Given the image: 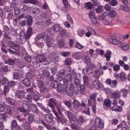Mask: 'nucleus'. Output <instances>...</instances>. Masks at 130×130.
Segmentation results:
<instances>
[{
	"label": "nucleus",
	"instance_id": "473e14b6",
	"mask_svg": "<svg viewBox=\"0 0 130 130\" xmlns=\"http://www.w3.org/2000/svg\"><path fill=\"white\" fill-rule=\"evenodd\" d=\"M58 81L54 80L51 83V85L54 88H56L58 87L59 85L58 83Z\"/></svg>",
	"mask_w": 130,
	"mask_h": 130
},
{
	"label": "nucleus",
	"instance_id": "2eb2a0df",
	"mask_svg": "<svg viewBox=\"0 0 130 130\" xmlns=\"http://www.w3.org/2000/svg\"><path fill=\"white\" fill-rule=\"evenodd\" d=\"M45 118L46 120L48 123H51L52 122L53 117L52 115L46 114L45 115Z\"/></svg>",
	"mask_w": 130,
	"mask_h": 130
},
{
	"label": "nucleus",
	"instance_id": "f3484780",
	"mask_svg": "<svg viewBox=\"0 0 130 130\" xmlns=\"http://www.w3.org/2000/svg\"><path fill=\"white\" fill-rule=\"evenodd\" d=\"M29 9L30 11L34 13L38 14L40 12V11L39 9L35 7L34 8L33 7H30Z\"/></svg>",
	"mask_w": 130,
	"mask_h": 130
},
{
	"label": "nucleus",
	"instance_id": "6ab92c4d",
	"mask_svg": "<svg viewBox=\"0 0 130 130\" xmlns=\"http://www.w3.org/2000/svg\"><path fill=\"white\" fill-rule=\"evenodd\" d=\"M25 95L24 92L22 91L18 90L17 93V96L18 98H22Z\"/></svg>",
	"mask_w": 130,
	"mask_h": 130
},
{
	"label": "nucleus",
	"instance_id": "680f3d73",
	"mask_svg": "<svg viewBox=\"0 0 130 130\" xmlns=\"http://www.w3.org/2000/svg\"><path fill=\"white\" fill-rule=\"evenodd\" d=\"M97 53H99V55H102L104 54V51L101 49H97L96 50Z\"/></svg>",
	"mask_w": 130,
	"mask_h": 130
},
{
	"label": "nucleus",
	"instance_id": "a19ab883",
	"mask_svg": "<svg viewBox=\"0 0 130 130\" xmlns=\"http://www.w3.org/2000/svg\"><path fill=\"white\" fill-rule=\"evenodd\" d=\"M85 32L84 30L81 29L78 31L77 34L80 37H82L85 34Z\"/></svg>",
	"mask_w": 130,
	"mask_h": 130
},
{
	"label": "nucleus",
	"instance_id": "dca6fc26",
	"mask_svg": "<svg viewBox=\"0 0 130 130\" xmlns=\"http://www.w3.org/2000/svg\"><path fill=\"white\" fill-rule=\"evenodd\" d=\"M111 97L112 98L114 99V100L119 98L120 97V95L119 93L117 91H115L112 92L111 94Z\"/></svg>",
	"mask_w": 130,
	"mask_h": 130
},
{
	"label": "nucleus",
	"instance_id": "2f4dec72",
	"mask_svg": "<svg viewBox=\"0 0 130 130\" xmlns=\"http://www.w3.org/2000/svg\"><path fill=\"white\" fill-rule=\"evenodd\" d=\"M64 78H65L63 80V83L64 85H66V86H67V85L69 77L67 74H66L65 75Z\"/></svg>",
	"mask_w": 130,
	"mask_h": 130
},
{
	"label": "nucleus",
	"instance_id": "b1692460",
	"mask_svg": "<svg viewBox=\"0 0 130 130\" xmlns=\"http://www.w3.org/2000/svg\"><path fill=\"white\" fill-rule=\"evenodd\" d=\"M107 12L105 11L101 15L98 16V18L100 20L102 21L105 19V18L107 16Z\"/></svg>",
	"mask_w": 130,
	"mask_h": 130
},
{
	"label": "nucleus",
	"instance_id": "9d476101",
	"mask_svg": "<svg viewBox=\"0 0 130 130\" xmlns=\"http://www.w3.org/2000/svg\"><path fill=\"white\" fill-rule=\"evenodd\" d=\"M44 40L46 41L47 45L48 46H50L52 43V42L51 38H50L48 35H45L44 38Z\"/></svg>",
	"mask_w": 130,
	"mask_h": 130
},
{
	"label": "nucleus",
	"instance_id": "c756f323",
	"mask_svg": "<svg viewBox=\"0 0 130 130\" xmlns=\"http://www.w3.org/2000/svg\"><path fill=\"white\" fill-rule=\"evenodd\" d=\"M88 16L90 19L95 17V14L94 10H90Z\"/></svg>",
	"mask_w": 130,
	"mask_h": 130
},
{
	"label": "nucleus",
	"instance_id": "4468645a",
	"mask_svg": "<svg viewBox=\"0 0 130 130\" xmlns=\"http://www.w3.org/2000/svg\"><path fill=\"white\" fill-rule=\"evenodd\" d=\"M32 28L29 27L27 30L26 34V36L25 37V39H27L29 38L31 35L32 33Z\"/></svg>",
	"mask_w": 130,
	"mask_h": 130
},
{
	"label": "nucleus",
	"instance_id": "864d4df0",
	"mask_svg": "<svg viewBox=\"0 0 130 130\" xmlns=\"http://www.w3.org/2000/svg\"><path fill=\"white\" fill-rule=\"evenodd\" d=\"M9 90V87L6 85L4 87V93L5 96H6L7 93L8 92Z\"/></svg>",
	"mask_w": 130,
	"mask_h": 130
},
{
	"label": "nucleus",
	"instance_id": "393cba45",
	"mask_svg": "<svg viewBox=\"0 0 130 130\" xmlns=\"http://www.w3.org/2000/svg\"><path fill=\"white\" fill-rule=\"evenodd\" d=\"M85 7L87 9H90L93 6V5L90 2H88L85 3Z\"/></svg>",
	"mask_w": 130,
	"mask_h": 130
},
{
	"label": "nucleus",
	"instance_id": "a878e982",
	"mask_svg": "<svg viewBox=\"0 0 130 130\" xmlns=\"http://www.w3.org/2000/svg\"><path fill=\"white\" fill-rule=\"evenodd\" d=\"M27 20V24L30 26L32 24V18L29 15H28L26 17Z\"/></svg>",
	"mask_w": 130,
	"mask_h": 130
},
{
	"label": "nucleus",
	"instance_id": "603ef678",
	"mask_svg": "<svg viewBox=\"0 0 130 130\" xmlns=\"http://www.w3.org/2000/svg\"><path fill=\"white\" fill-rule=\"evenodd\" d=\"M74 107L76 108L80 106V104L76 100H75L73 102Z\"/></svg>",
	"mask_w": 130,
	"mask_h": 130
},
{
	"label": "nucleus",
	"instance_id": "a211bd4d",
	"mask_svg": "<svg viewBox=\"0 0 130 130\" xmlns=\"http://www.w3.org/2000/svg\"><path fill=\"white\" fill-rule=\"evenodd\" d=\"M78 125V123L76 121V123H72L71 125V128L76 130H80V128L79 127L77 126V125Z\"/></svg>",
	"mask_w": 130,
	"mask_h": 130
},
{
	"label": "nucleus",
	"instance_id": "9b49d317",
	"mask_svg": "<svg viewBox=\"0 0 130 130\" xmlns=\"http://www.w3.org/2000/svg\"><path fill=\"white\" fill-rule=\"evenodd\" d=\"M101 71L99 70H96L94 71V77L96 78H98L100 77L101 75L103 74V73L101 69Z\"/></svg>",
	"mask_w": 130,
	"mask_h": 130
},
{
	"label": "nucleus",
	"instance_id": "f03ea898",
	"mask_svg": "<svg viewBox=\"0 0 130 130\" xmlns=\"http://www.w3.org/2000/svg\"><path fill=\"white\" fill-rule=\"evenodd\" d=\"M50 59L47 58L46 60L45 57L44 55H38L36 57L35 61L38 63H39L45 61H48Z\"/></svg>",
	"mask_w": 130,
	"mask_h": 130
},
{
	"label": "nucleus",
	"instance_id": "39448f33",
	"mask_svg": "<svg viewBox=\"0 0 130 130\" xmlns=\"http://www.w3.org/2000/svg\"><path fill=\"white\" fill-rule=\"evenodd\" d=\"M117 100H113V102L112 103V104L113 106L112 107V110L117 111H121L122 110V107L120 106H119L117 105Z\"/></svg>",
	"mask_w": 130,
	"mask_h": 130
},
{
	"label": "nucleus",
	"instance_id": "e433bc0d",
	"mask_svg": "<svg viewBox=\"0 0 130 130\" xmlns=\"http://www.w3.org/2000/svg\"><path fill=\"white\" fill-rule=\"evenodd\" d=\"M92 66V67L89 66L86 69V71L87 73L88 74H90L92 73L93 72V69L92 68L93 66Z\"/></svg>",
	"mask_w": 130,
	"mask_h": 130
},
{
	"label": "nucleus",
	"instance_id": "8fccbe9b",
	"mask_svg": "<svg viewBox=\"0 0 130 130\" xmlns=\"http://www.w3.org/2000/svg\"><path fill=\"white\" fill-rule=\"evenodd\" d=\"M120 8L121 10L127 12H128L129 11V9L128 7L127 6H124L123 5H121L120 6Z\"/></svg>",
	"mask_w": 130,
	"mask_h": 130
},
{
	"label": "nucleus",
	"instance_id": "e2e57ef3",
	"mask_svg": "<svg viewBox=\"0 0 130 130\" xmlns=\"http://www.w3.org/2000/svg\"><path fill=\"white\" fill-rule=\"evenodd\" d=\"M61 55L64 57H66L70 55V53L68 52H65L61 53Z\"/></svg>",
	"mask_w": 130,
	"mask_h": 130
},
{
	"label": "nucleus",
	"instance_id": "4c0bfd02",
	"mask_svg": "<svg viewBox=\"0 0 130 130\" xmlns=\"http://www.w3.org/2000/svg\"><path fill=\"white\" fill-rule=\"evenodd\" d=\"M58 46L60 47H64L65 45L64 41L62 40H61L58 41Z\"/></svg>",
	"mask_w": 130,
	"mask_h": 130
},
{
	"label": "nucleus",
	"instance_id": "72a5a7b5",
	"mask_svg": "<svg viewBox=\"0 0 130 130\" xmlns=\"http://www.w3.org/2000/svg\"><path fill=\"white\" fill-rule=\"evenodd\" d=\"M83 61L86 63H89L90 61V59L89 56V55H87L86 56H85L83 58Z\"/></svg>",
	"mask_w": 130,
	"mask_h": 130
},
{
	"label": "nucleus",
	"instance_id": "423d86ee",
	"mask_svg": "<svg viewBox=\"0 0 130 130\" xmlns=\"http://www.w3.org/2000/svg\"><path fill=\"white\" fill-rule=\"evenodd\" d=\"M53 30H52V28H50L49 29L50 34L51 35H53L54 33V31L58 32L60 30L59 26L57 24H55L53 26Z\"/></svg>",
	"mask_w": 130,
	"mask_h": 130
},
{
	"label": "nucleus",
	"instance_id": "4d7b16f0",
	"mask_svg": "<svg viewBox=\"0 0 130 130\" xmlns=\"http://www.w3.org/2000/svg\"><path fill=\"white\" fill-rule=\"evenodd\" d=\"M14 12L15 14L17 16H18L20 13V10L17 7L15 8L14 10Z\"/></svg>",
	"mask_w": 130,
	"mask_h": 130
},
{
	"label": "nucleus",
	"instance_id": "cd10ccee",
	"mask_svg": "<svg viewBox=\"0 0 130 130\" xmlns=\"http://www.w3.org/2000/svg\"><path fill=\"white\" fill-rule=\"evenodd\" d=\"M103 6L99 5L98 6L96 9V11L97 13H100L103 12Z\"/></svg>",
	"mask_w": 130,
	"mask_h": 130
},
{
	"label": "nucleus",
	"instance_id": "bf43d9fd",
	"mask_svg": "<svg viewBox=\"0 0 130 130\" xmlns=\"http://www.w3.org/2000/svg\"><path fill=\"white\" fill-rule=\"evenodd\" d=\"M68 71L67 70H64L63 69H61L60 70L59 72L60 74L61 75H63L64 74H68Z\"/></svg>",
	"mask_w": 130,
	"mask_h": 130
},
{
	"label": "nucleus",
	"instance_id": "f704fd0d",
	"mask_svg": "<svg viewBox=\"0 0 130 130\" xmlns=\"http://www.w3.org/2000/svg\"><path fill=\"white\" fill-rule=\"evenodd\" d=\"M7 81V79L3 76L0 79V82L2 84H6Z\"/></svg>",
	"mask_w": 130,
	"mask_h": 130
},
{
	"label": "nucleus",
	"instance_id": "09e8293b",
	"mask_svg": "<svg viewBox=\"0 0 130 130\" xmlns=\"http://www.w3.org/2000/svg\"><path fill=\"white\" fill-rule=\"evenodd\" d=\"M6 112L10 114L12 113V110L10 107L9 106L7 105L6 107Z\"/></svg>",
	"mask_w": 130,
	"mask_h": 130
},
{
	"label": "nucleus",
	"instance_id": "69168bd1",
	"mask_svg": "<svg viewBox=\"0 0 130 130\" xmlns=\"http://www.w3.org/2000/svg\"><path fill=\"white\" fill-rule=\"evenodd\" d=\"M118 123V120L116 119H114L111 120V124L113 125H116Z\"/></svg>",
	"mask_w": 130,
	"mask_h": 130
},
{
	"label": "nucleus",
	"instance_id": "774afa93",
	"mask_svg": "<svg viewBox=\"0 0 130 130\" xmlns=\"http://www.w3.org/2000/svg\"><path fill=\"white\" fill-rule=\"evenodd\" d=\"M41 108L45 112L47 113H49L50 112V110L49 109L45 108L44 106H41Z\"/></svg>",
	"mask_w": 130,
	"mask_h": 130
},
{
	"label": "nucleus",
	"instance_id": "052dcab7",
	"mask_svg": "<svg viewBox=\"0 0 130 130\" xmlns=\"http://www.w3.org/2000/svg\"><path fill=\"white\" fill-rule=\"evenodd\" d=\"M110 3V5L113 6H116L118 4L117 1L116 0H111Z\"/></svg>",
	"mask_w": 130,
	"mask_h": 130
},
{
	"label": "nucleus",
	"instance_id": "ea45409f",
	"mask_svg": "<svg viewBox=\"0 0 130 130\" xmlns=\"http://www.w3.org/2000/svg\"><path fill=\"white\" fill-rule=\"evenodd\" d=\"M121 46L123 49L125 51L127 50L129 48V46L125 43H123L121 44Z\"/></svg>",
	"mask_w": 130,
	"mask_h": 130
},
{
	"label": "nucleus",
	"instance_id": "de8ad7c7",
	"mask_svg": "<svg viewBox=\"0 0 130 130\" xmlns=\"http://www.w3.org/2000/svg\"><path fill=\"white\" fill-rule=\"evenodd\" d=\"M66 30L64 29H62L61 30L60 32V35L62 36H67L68 34L66 32Z\"/></svg>",
	"mask_w": 130,
	"mask_h": 130
},
{
	"label": "nucleus",
	"instance_id": "f257e3e1",
	"mask_svg": "<svg viewBox=\"0 0 130 130\" xmlns=\"http://www.w3.org/2000/svg\"><path fill=\"white\" fill-rule=\"evenodd\" d=\"M63 85L62 84L59 85L58 86V91L61 93H63L65 92L68 94L69 95L71 96L72 95V91L70 88L68 86H66L65 88H64L63 87Z\"/></svg>",
	"mask_w": 130,
	"mask_h": 130
},
{
	"label": "nucleus",
	"instance_id": "7c9ffc66",
	"mask_svg": "<svg viewBox=\"0 0 130 130\" xmlns=\"http://www.w3.org/2000/svg\"><path fill=\"white\" fill-rule=\"evenodd\" d=\"M111 54V51H107V53L105 55V56L107 60L108 61L110 60Z\"/></svg>",
	"mask_w": 130,
	"mask_h": 130
},
{
	"label": "nucleus",
	"instance_id": "412c9836",
	"mask_svg": "<svg viewBox=\"0 0 130 130\" xmlns=\"http://www.w3.org/2000/svg\"><path fill=\"white\" fill-rule=\"evenodd\" d=\"M5 100L9 104L14 106L15 105L14 100L10 98H7L5 99Z\"/></svg>",
	"mask_w": 130,
	"mask_h": 130
},
{
	"label": "nucleus",
	"instance_id": "a18cd8bd",
	"mask_svg": "<svg viewBox=\"0 0 130 130\" xmlns=\"http://www.w3.org/2000/svg\"><path fill=\"white\" fill-rule=\"evenodd\" d=\"M109 14L111 17H114L116 16L117 13L115 11L111 10L109 12Z\"/></svg>",
	"mask_w": 130,
	"mask_h": 130
},
{
	"label": "nucleus",
	"instance_id": "0eeeda50",
	"mask_svg": "<svg viewBox=\"0 0 130 130\" xmlns=\"http://www.w3.org/2000/svg\"><path fill=\"white\" fill-rule=\"evenodd\" d=\"M8 45L12 49L17 51L19 50L20 46L18 44H14L11 41H9L8 42Z\"/></svg>",
	"mask_w": 130,
	"mask_h": 130
},
{
	"label": "nucleus",
	"instance_id": "58836bf2",
	"mask_svg": "<svg viewBox=\"0 0 130 130\" xmlns=\"http://www.w3.org/2000/svg\"><path fill=\"white\" fill-rule=\"evenodd\" d=\"M38 87L40 88V90L42 89L44 85L43 82L41 80H38Z\"/></svg>",
	"mask_w": 130,
	"mask_h": 130
},
{
	"label": "nucleus",
	"instance_id": "0e129e2a",
	"mask_svg": "<svg viewBox=\"0 0 130 130\" xmlns=\"http://www.w3.org/2000/svg\"><path fill=\"white\" fill-rule=\"evenodd\" d=\"M19 36L21 39H23L24 38H25L26 34L24 31H22L20 33Z\"/></svg>",
	"mask_w": 130,
	"mask_h": 130
},
{
	"label": "nucleus",
	"instance_id": "37998d69",
	"mask_svg": "<svg viewBox=\"0 0 130 130\" xmlns=\"http://www.w3.org/2000/svg\"><path fill=\"white\" fill-rule=\"evenodd\" d=\"M5 63L6 64H7L9 65H13L14 64V61L13 59L9 58L8 61H6Z\"/></svg>",
	"mask_w": 130,
	"mask_h": 130
},
{
	"label": "nucleus",
	"instance_id": "13d9d810",
	"mask_svg": "<svg viewBox=\"0 0 130 130\" xmlns=\"http://www.w3.org/2000/svg\"><path fill=\"white\" fill-rule=\"evenodd\" d=\"M103 23L105 25H109L110 23V22L106 18L102 20Z\"/></svg>",
	"mask_w": 130,
	"mask_h": 130
},
{
	"label": "nucleus",
	"instance_id": "49530a36",
	"mask_svg": "<svg viewBox=\"0 0 130 130\" xmlns=\"http://www.w3.org/2000/svg\"><path fill=\"white\" fill-rule=\"evenodd\" d=\"M118 82L117 80H115L111 81L110 86L112 88H115L116 87V85L117 84Z\"/></svg>",
	"mask_w": 130,
	"mask_h": 130
},
{
	"label": "nucleus",
	"instance_id": "7ed1b4c3",
	"mask_svg": "<svg viewBox=\"0 0 130 130\" xmlns=\"http://www.w3.org/2000/svg\"><path fill=\"white\" fill-rule=\"evenodd\" d=\"M95 124L96 127L99 128H102L104 127V124L102 121L101 119L98 117L95 120Z\"/></svg>",
	"mask_w": 130,
	"mask_h": 130
},
{
	"label": "nucleus",
	"instance_id": "6e6d98bb",
	"mask_svg": "<svg viewBox=\"0 0 130 130\" xmlns=\"http://www.w3.org/2000/svg\"><path fill=\"white\" fill-rule=\"evenodd\" d=\"M42 73L44 76L45 77H48L50 75V72L47 70H43Z\"/></svg>",
	"mask_w": 130,
	"mask_h": 130
},
{
	"label": "nucleus",
	"instance_id": "c9c22d12",
	"mask_svg": "<svg viewBox=\"0 0 130 130\" xmlns=\"http://www.w3.org/2000/svg\"><path fill=\"white\" fill-rule=\"evenodd\" d=\"M97 96V94L96 93H93L90 95V99L93 100L94 102L96 101V98Z\"/></svg>",
	"mask_w": 130,
	"mask_h": 130
},
{
	"label": "nucleus",
	"instance_id": "20e7f679",
	"mask_svg": "<svg viewBox=\"0 0 130 130\" xmlns=\"http://www.w3.org/2000/svg\"><path fill=\"white\" fill-rule=\"evenodd\" d=\"M22 108L21 109L19 108L20 111L22 112H26L29 110V105L28 102L26 101H24L23 102L22 104Z\"/></svg>",
	"mask_w": 130,
	"mask_h": 130
},
{
	"label": "nucleus",
	"instance_id": "aec40b11",
	"mask_svg": "<svg viewBox=\"0 0 130 130\" xmlns=\"http://www.w3.org/2000/svg\"><path fill=\"white\" fill-rule=\"evenodd\" d=\"M22 126L25 129H29L30 128V124L28 122H26L22 124Z\"/></svg>",
	"mask_w": 130,
	"mask_h": 130
},
{
	"label": "nucleus",
	"instance_id": "ddd939ff",
	"mask_svg": "<svg viewBox=\"0 0 130 130\" xmlns=\"http://www.w3.org/2000/svg\"><path fill=\"white\" fill-rule=\"evenodd\" d=\"M72 56L73 58L77 60H80L82 58L81 53L80 52H78L73 54Z\"/></svg>",
	"mask_w": 130,
	"mask_h": 130
},
{
	"label": "nucleus",
	"instance_id": "1a4fd4ad",
	"mask_svg": "<svg viewBox=\"0 0 130 130\" xmlns=\"http://www.w3.org/2000/svg\"><path fill=\"white\" fill-rule=\"evenodd\" d=\"M121 128L122 130H126L128 128V126L127 123L124 121L118 126V128Z\"/></svg>",
	"mask_w": 130,
	"mask_h": 130
},
{
	"label": "nucleus",
	"instance_id": "79ce46f5",
	"mask_svg": "<svg viewBox=\"0 0 130 130\" xmlns=\"http://www.w3.org/2000/svg\"><path fill=\"white\" fill-rule=\"evenodd\" d=\"M120 78L122 81H124L126 79V77L125 74L124 73L122 72L120 74Z\"/></svg>",
	"mask_w": 130,
	"mask_h": 130
},
{
	"label": "nucleus",
	"instance_id": "f8f14e48",
	"mask_svg": "<svg viewBox=\"0 0 130 130\" xmlns=\"http://www.w3.org/2000/svg\"><path fill=\"white\" fill-rule=\"evenodd\" d=\"M108 40L110 43H112L113 44L117 45L120 44L121 42L118 40L113 38H108Z\"/></svg>",
	"mask_w": 130,
	"mask_h": 130
},
{
	"label": "nucleus",
	"instance_id": "bb28decb",
	"mask_svg": "<svg viewBox=\"0 0 130 130\" xmlns=\"http://www.w3.org/2000/svg\"><path fill=\"white\" fill-rule=\"evenodd\" d=\"M23 83L24 85L27 87L29 86L30 84V79L26 78L23 80Z\"/></svg>",
	"mask_w": 130,
	"mask_h": 130
},
{
	"label": "nucleus",
	"instance_id": "6e6552de",
	"mask_svg": "<svg viewBox=\"0 0 130 130\" xmlns=\"http://www.w3.org/2000/svg\"><path fill=\"white\" fill-rule=\"evenodd\" d=\"M67 113L68 117L71 123L74 124V123H76V121L72 112L71 111H67Z\"/></svg>",
	"mask_w": 130,
	"mask_h": 130
},
{
	"label": "nucleus",
	"instance_id": "5fc2aeb1",
	"mask_svg": "<svg viewBox=\"0 0 130 130\" xmlns=\"http://www.w3.org/2000/svg\"><path fill=\"white\" fill-rule=\"evenodd\" d=\"M15 82L13 81H10L9 82L7 85L9 87H12L14 86L15 85Z\"/></svg>",
	"mask_w": 130,
	"mask_h": 130
},
{
	"label": "nucleus",
	"instance_id": "4be33fe9",
	"mask_svg": "<svg viewBox=\"0 0 130 130\" xmlns=\"http://www.w3.org/2000/svg\"><path fill=\"white\" fill-rule=\"evenodd\" d=\"M70 71L68 70V74L67 75H68L69 77V80L70 81H71L72 80V78H75L76 77L77 75L75 73H72V74H70Z\"/></svg>",
	"mask_w": 130,
	"mask_h": 130
},
{
	"label": "nucleus",
	"instance_id": "c85d7f7f",
	"mask_svg": "<svg viewBox=\"0 0 130 130\" xmlns=\"http://www.w3.org/2000/svg\"><path fill=\"white\" fill-rule=\"evenodd\" d=\"M30 109L33 112H36L37 110L36 105L34 104H31L30 105Z\"/></svg>",
	"mask_w": 130,
	"mask_h": 130
},
{
	"label": "nucleus",
	"instance_id": "5701e85b",
	"mask_svg": "<svg viewBox=\"0 0 130 130\" xmlns=\"http://www.w3.org/2000/svg\"><path fill=\"white\" fill-rule=\"evenodd\" d=\"M111 104V102L110 100L109 99H107L105 100L103 105L104 106L105 105L109 107L110 106Z\"/></svg>",
	"mask_w": 130,
	"mask_h": 130
},
{
	"label": "nucleus",
	"instance_id": "c03bdc74",
	"mask_svg": "<svg viewBox=\"0 0 130 130\" xmlns=\"http://www.w3.org/2000/svg\"><path fill=\"white\" fill-rule=\"evenodd\" d=\"M1 119H2L3 121H5L6 119L8 118V116L7 114L3 113L1 114Z\"/></svg>",
	"mask_w": 130,
	"mask_h": 130
},
{
	"label": "nucleus",
	"instance_id": "3c124183",
	"mask_svg": "<svg viewBox=\"0 0 130 130\" xmlns=\"http://www.w3.org/2000/svg\"><path fill=\"white\" fill-rule=\"evenodd\" d=\"M62 2L65 7L68 9L70 7V6L68 4L67 0H62Z\"/></svg>",
	"mask_w": 130,
	"mask_h": 130
},
{
	"label": "nucleus",
	"instance_id": "338daca9",
	"mask_svg": "<svg viewBox=\"0 0 130 130\" xmlns=\"http://www.w3.org/2000/svg\"><path fill=\"white\" fill-rule=\"evenodd\" d=\"M80 92L81 94H83L84 93V91L85 89V87L84 85H81L80 86Z\"/></svg>",
	"mask_w": 130,
	"mask_h": 130
}]
</instances>
